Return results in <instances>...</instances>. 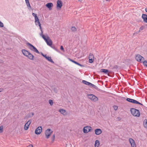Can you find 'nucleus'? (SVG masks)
Returning a JSON list of instances; mask_svg holds the SVG:
<instances>
[{
	"label": "nucleus",
	"mask_w": 147,
	"mask_h": 147,
	"mask_svg": "<svg viewBox=\"0 0 147 147\" xmlns=\"http://www.w3.org/2000/svg\"><path fill=\"white\" fill-rule=\"evenodd\" d=\"M22 54L25 56L27 57L29 59L31 60L34 59V56L30 52L25 49H22Z\"/></svg>",
	"instance_id": "f257e3e1"
},
{
	"label": "nucleus",
	"mask_w": 147,
	"mask_h": 147,
	"mask_svg": "<svg viewBox=\"0 0 147 147\" xmlns=\"http://www.w3.org/2000/svg\"><path fill=\"white\" fill-rule=\"evenodd\" d=\"M53 130L49 128H48L45 131V138L46 139H48L51 137V135L53 133Z\"/></svg>",
	"instance_id": "f03ea898"
},
{
	"label": "nucleus",
	"mask_w": 147,
	"mask_h": 147,
	"mask_svg": "<svg viewBox=\"0 0 147 147\" xmlns=\"http://www.w3.org/2000/svg\"><path fill=\"white\" fill-rule=\"evenodd\" d=\"M41 36L45 40L47 45L50 47L52 45V41L48 36H45L42 34Z\"/></svg>",
	"instance_id": "7ed1b4c3"
},
{
	"label": "nucleus",
	"mask_w": 147,
	"mask_h": 147,
	"mask_svg": "<svg viewBox=\"0 0 147 147\" xmlns=\"http://www.w3.org/2000/svg\"><path fill=\"white\" fill-rule=\"evenodd\" d=\"M130 111L131 114L134 116L139 117L140 116V113L139 111L134 108H131Z\"/></svg>",
	"instance_id": "20e7f679"
},
{
	"label": "nucleus",
	"mask_w": 147,
	"mask_h": 147,
	"mask_svg": "<svg viewBox=\"0 0 147 147\" xmlns=\"http://www.w3.org/2000/svg\"><path fill=\"white\" fill-rule=\"evenodd\" d=\"M87 96L88 98L92 101L96 102L98 100V98L93 94H88Z\"/></svg>",
	"instance_id": "39448f33"
},
{
	"label": "nucleus",
	"mask_w": 147,
	"mask_h": 147,
	"mask_svg": "<svg viewBox=\"0 0 147 147\" xmlns=\"http://www.w3.org/2000/svg\"><path fill=\"white\" fill-rule=\"evenodd\" d=\"M92 130V127L89 126L84 127L83 129V131L84 134H87Z\"/></svg>",
	"instance_id": "423d86ee"
},
{
	"label": "nucleus",
	"mask_w": 147,
	"mask_h": 147,
	"mask_svg": "<svg viewBox=\"0 0 147 147\" xmlns=\"http://www.w3.org/2000/svg\"><path fill=\"white\" fill-rule=\"evenodd\" d=\"M63 5V3L61 0H58L57 1L56 8L60 10L61 9Z\"/></svg>",
	"instance_id": "0eeeda50"
},
{
	"label": "nucleus",
	"mask_w": 147,
	"mask_h": 147,
	"mask_svg": "<svg viewBox=\"0 0 147 147\" xmlns=\"http://www.w3.org/2000/svg\"><path fill=\"white\" fill-rule=\"evenodd\" d=\"M28 46L29 47V49L37 53L38 54L39 53V51L33 45L30 43L28 44Z\"/></svg>",
	"instance_id": "6e6552de"
},
{
	"label": "nucleus",
	"mask_w": 147,
	"mask_h": 147,
	"mask_svg": "<svg viewBox=\"0 0 147 147\" xmlns=\"http://www.w3.org/2000/svg\"><path fill=\"white\" fill-rule=\"evenodd\" d=\"M128 141L131 147H136V145L135 140L132 138H129Z\"/></svg>",
	"instance_id": "1a4fd4ad"
},
{
	"label": "nucleus",
	"mask_w": 147,
	"mask_h": 147,
	"mask_svg": "<svg viewBox=\"0 0 147 147\" xmlns=\"http://www.w3.org/2000/svg\"><path fill=\"white\" fill-rule=\"evenodd\" d=\"M42 131V128L41 126H39L37 127L35 131V133L37 135H40Z\"/></svg>",
	"instance_id": "9d476101"
},
{
	"label": "nucleus",
	"mask_w": 147,
	"mask_h": 147,
	"mask_svg": "<svg viewBox=\"0 0 147 147\" xmlns=\"http://www.w3.org/2000/svg\"><path fill=\"white\" fill-rule=\"evenodd\" d=\"M31 122V120H29L25 124L24 127V129L26 131L28 129Z\"/></svg>",
	"instance_id": "9b49d317"
},
{
	"label": "nucleus",
	"mask_w": 147,
	"mask_h": 147,
	"mask_svg": "<svg viewBox=\"0 0 147 147\" xmlns=\"http://www.w3.org/2000/svg\"><path fill=\"white\" fill-rule=\"evenodd\" d=\"M135 58L137 61L140 62L143 61L144 60V58L140 55H137Z\"/></svg>",
	"instance_id": "f8f14e48"
},
{
	"label": "nucleus",
	"mask_w": 147,
	"mask_h": 147,
	"mask_svg": "<svg viewBox=\"0 0 147 147\" xmlns=\"http://www.w3.org/2000/svg\"><path fill=\"white\" fill-rule=\"evenodd\" d=\"M53 6V3L51 2L48 3L45 5V6L48 8L49 10H51Z\"/></svg>",
	"instance_id": "ddd939ff"
},
{
	"label": "nucleus",
	"mask_w": 147,
	"mask_h": 147,
	"mask_svg": "<svg viewBox=\"0 0 147 147\" xmlns=\"http://www.w3.org/2000/svg\"><path fill=\"white\" fill-rule=\"evenodd\" d=\"M59 112L63 115H66L67 114V111L64 109H60L59 110Z\"/></svg>",
	"instance_id": "4468645a"
},
{
	"label": "nucleus",
	"mask_w": 147,
	"mask_h": 147,
	"mask_svg": "<svg viewBox=\"0 0 147 147\" xmlns=\"http://www.w3.org/2000/svg\"><path fill=\"white\" fill-rule=\"evenodd\" d=\"M82 82L83 83L86 85H88L91 87L95 88L96 86L95 85L91 84V83L85 80H83Z\"/></svg>",
	"instance_id": "2eb2a0df"
},
{
	"label": "nucleus",
	"mask_w": 147,
	"mask_h": 147,
	"mask_svg": "<svg viewBox=\"0 0 147 147\" xmlns=\"http://www.w3.org/2000/svg\"><path fill=\"white\" fill-rule=\"evenodd\" d=\"M127 100L129 102L133 103H136L137 104H139L141 105H142V104L138 102L137 101L131 99H130L129 98H127Z\"/></svg>",
	"instance_id": "dca6fc26"
},
{
	"label": "nucleus",
	"mask_w": 147,
	"mask_h": 147,
	"mask_svg": "<svg viewBox=\"0 0 147 147\" xmlns=\"http://www.w3.org/2000/svg\"><path fill=\"white\" fill-rule=\"evenodd\" d=\"M142 18L143 22L145 23H147V15L145 14H142Z\"/></svg>",
	"instance_id": "f3484780"
},
{
	"label": "nucleus",
	"mask_w": 147,
	"mask_h": 147,
	"mask_svg": "<svg viewBox=\"0 0 147 147\" xmlns=\"http://www.w3.org/2000/svg\"><path fill=\"white\" fill-rule=\"evenodd\" d=\"M94 132L96 135H99L101 134L102 131L100 129H95Z\"/></svg>",
	"instance_id": "a211bd4d"
},
{
	"label": "nucleus",
	"mask_w": 147,
	"mask_h": 147,
	"mask_svg": "<svg viewBox=\"0 0 147 147\" xmlns=\"http://www.w3.org/2000/svg\"><path fill=\"white\" fill-rule=\"evenodd\" d=\"M94 57L92 54H90L89 56V62L90 63H92L94 61Z\"/></svg>",
	"instance_id": "6ab92c4d"
},
{
	"label": "nucleus",
	"mask_w": 147,
	"mask_h": 147,
	"mask_svg": "<svg viewBox=\"0 0 147 147\" xmlns=\"http://www.w3.org/2000/svg\"><path fill=\"white\" fill-rule=\"evenodd\" d=\"M71 32H75L77 31V29L75 26H72L70 28Z\"/></svg>",
	"instance_id": "aec40b11"
},
{
	"label": "nucleus",
	"mask_w": 147,
	"mask_h": 147,
	"mask_svg": "<svg viewBox=\"0 0 147 147\" xmlns=\"http://www.w3.org/2000/svg\"><path fill=\"white\" fill-rule=\"evenodd\" d=\"M69 59V60L70 61H71L74 63L81 66V67H84V66L83 65H81L79 63L76 62V61H74L73 60H72V59Z\"/></svg>",
	"instance_id": "412c9836"
},
{
	"label": "nucleus",
	"mask_w": 147,
	"mask_h": 147,
	"mask_svg": "<svg viewBox=\"0 0 147 147\" xmlns=\"http://www.w3.org/2000/svg\"><path fill=\"white\" fill-rule=\"evenodd\" d=\"M100 142L98 140H95L94 143V147H99L100 146Z\"/></svg>",
	"instance_id": "4be33fe9"
},
{
	"label": "nucleus",
	"mask_w": 147,
	"mask_h": 147,
	"mask_svg": "<svg viewBox=\"0 0 147 147\" xmlns=\"http://www.w3.org/2000/svg\"><path fill=\"white\" fill-rule=\"evenodd\" d=\"M100 72H101L104 73L106 74H109V71L106 69H102L100 70Z\"/></svg>",
	"instance_id": "5701e85b"
},
{
	"label": "nucleus",
	"mask_w": 147,
	"mask_h": 147,
	"mask_svg": "<svg viewBox=\"0 0 147 147\" xmlns=\"http://www.w3.org/2000/svg\"><path fill=\"white\" fill-rule=\"evenodd\" d=\"M4 127L3 125H0V134H2L4 131Z\"/></svg>",
	"instance_id": "b1692460"
},
{
	"label": "nucleus",
	"mask_w": 147,
	"mask_h": 147,
	"mask_svg": "<svg viewBox=\"0 0 147 147\" xmlns=\"http://www.w3.org/2000/svg\"><path fill=\"white\" fill-rule=\"evenodd\" d=\"M46 59L48 61H49L50 62L54 63V62L52 60V59H51V57H49L47 56V57H46Z\"/></svg>",
	"instance_id": "393cba45"
},
{
	"label": "nucleus",
	"mask_w": 147,
	"mask_h": 147,
	"mask_svg": "<svg viewBox=\"0 0 147 147\" xmlns=\"http://www.w3.org/2000/svg\"><path fill=\"white\" fill-rule=\"evenodd\" d=\"M143 125L144 127L147 128V120L145 119L143 121Z\"/></svg>",
	"instance_id": "a878e982"
},
{
	"label": "nucleus",
	"mask_w": 147,
	"mask_h": 147,
	"mask_svg": "<svg viewBox=\"0 0 147 147\" xmlns=\"http://www.w3.org/2000/svg\"><path fill=\"white\" fill-rule=\"evenodd\" d=\"M35 23L36 25H38L40 29L41 30V24L39 22V20L37 21H35Z\"/></svg>",
	"instance_id": "bb28decb"
},
{
	"label": "nucleus",
	"mask_w": 147,
	"mask_h": 147,
	"mask_svg": "<svg viewBox=\"0 0 147 147\" xmlns=\"http://www.w3.org/2000/svg\"><path fill=\"white\" fill-rule=\"evenodd\" d=\"M49 102L51 106H52L53 105L54 102L52 100H49Z\"/></svg>",
	"instance_id": "cd10ccee"
},
{
	"label": "nucleus",
	"mask_w": 147,
	"mask_h": 147,
	"mask_svg": "<svg viewBox=\"0 0 147 147\" xmlns=\"http://www.w3.org/2000/svg\"><path fill=\"white\" fill-rule=\"evenodd\" d=\"M25 1L27 6L28 7H29L30 8H31V6L29 3L28 0H25Z\"/></svg>",
	"instance_id": "c85d7f7f"
},
{
	"label": "nucleus",
	"mask_w": 147,
	"mask_h": 147,
	"mask_svg": "<svg viewBox=\"0 0 147 147\" xmlns=\"http://www.w3.org/2000/svg\"><path fill=\"white\" fill-rule=\"evenodd\" d=\"M143 63L144 65L147 68V60L144 61Z\"/></svg>",
	"instance_id": "c756f323"
},
{
	"label": "nucleus",
	"mask_w": 147,
	"mask_h": 147,
	"mask_svg": "<svg viewBox=\"0 0 147 147\" xmlns=\"http://www.w3.org/2000/svg\"><path fill=\"white\" fill-rule=\"evenodd\" d=\"M144 26H142L139 29V30L141 32V31L144 30Z\"/></svg>",
	"instance_id": "7c9ffc66"
},
{
	"label": "nucleus",
	"mask_w": 147,
	"mask_h": 147,
	"mask_svg": "<svg viewBox=\"0 0 147 147\" xmlns=\"http://www.w3.org/2000/svg\"><path fill=\"white\" fill-rule=\"evenodd\" d=\"M55 134H54L52 136V137L51 138V140L53 142L55 140Z\"/></svg>",
	"instance_id": "2f4dec72"
},
{
	"label": "nucleus",
	"mask_w": 147,
	"mask_h": 147,
	"mask_svg": "<svg viewBox=\"0 0 147 147\" xmlns=\"http://www.w3.org/2000/svg\"><path fill=\"white\" fill-rule=\"evenodd\" d=\"M72 145L70 143H67L66 144V147H71Z\"/></svg>",
	"instance_id": "473e14b6"
},
{
	"label": "nucleus",
	"mask_w": 147,
	"mask_h": 147,
	"mask_svg": "<svg viewBox=\"0 0 147 147\" xmlns=\"http://www.w3.org/2000/svg\"><path fill=\"white\" fill-rule=\"evenodd\" d=\"M113 108L115 110H117L118 109V107L117 106L115 105L113 107Z\"/></svg>",
	"instance_id": "72a5a7b5"
},
{
	"label": "nucleus",
	"mask_w": 147,
	"mask_h": 147,
	"mask_svg": "<svg viewBox=\"0 0 147 147\" xmlns=\"http://www.w3.org/2000/svg\"><path fill=\"white\" fill-rule=\"evenodd\" d=\"M3 24L0 21V27H3Z\"/></svg>",
	"instance_id": "f704fd0d"
},
{
	"label": "nucleus",
	"mask_w": 147,
	"mask_h": 147,
	"mask_svg": "<svg viewBox=\"0 0 147 147\" xmlns=\"http://www.w3.org/2000/svg\"><path fill=\"white\" fill-rule=\"evenodd\" d=\"M35 21H37V20H39V19H38V17H37V16H36V17H35Z\"/></svg>",
	"instance_id": "c9c22d12"
},
{
	"label": "nucleus",
	"mask_w": 147,
	"mask_h": 147,
	"mask_svg": "<svg viewBox=\"0 0 147 147\" xmlns=\"http://www.w3.org/2000/svg\"><path fill=\"white\" fill-rule=\"evenodd\" d=\"M41 54L42 55V56H43L46 59V57H47L46 55H45L43 54V53H41Z\"/></svg>",
	"instance_id": "e433bc0d"
},
{
	"label": "nucleus",
	"mask_w": 147,
	"mask_h": 147,
	"mask_svg": "<svg viewBox=\"0 0 147 147\" xmlns=\"http://www.w3.org/2000/svg\"><path fill=\"white\" fill-rule=\"evenodd\" d=\"M27 147H33V145L32 144H30Z\"/></svg>",
	"instance_id": "4c0bfd02"
},
{
	"label": "nucleus",
	"mask_w": 147,
	"mask_h": 147,
	"mask_svg": "<svg viewBox=\"0 0 147 147\" xmlns=\"http://www.w3.org/2000/svg\"><path fill=\"white\" fill-rule=\"evenodd\" d=\"M140 32L139 31V30H138V31H136L135 32V33H136V34H138Z\"/></svg>",
	"instance_id": "58836bf2"
},
{
	"label": "nucleus",
	"mask_w": 147,
	"mask_h": 147,
	"mask_svg": "<svg viewBox=\"0 0 147 147\" xmlns=\"http://www.w3.org/2000/svg\"><path fill=\"white\" fill-rule=\"evenodd\" d=\"M60 49L61 50L63 51H64V49L63 48V47L62 46H61Z\"/></svg>",
	"instance_id": "ea45409f"
},
{
	"label": "nucleus",
	"mask_w": 147,
	"mask_h": 147,
	"mask_svg": "<svg viewBox=\"0 0 147 147\" xmlns=\"http://www.w3.org/2000/svg\"><path fill=\"white\" fill-rule=\"evenodd\" d=\"M33 16H34V17H36V16H37V15H36V14H35V13H33L32 14Z\"/></svg>",
	"instance_id": "a19ab883"
},
{
	"label": "nucleus",
	"mask_w": 147,
	"mask_h": 147,
	"mask_svg": "<svg viewBox=\"0 0 147 147\" xmlns=\"http://www.w3.org/2000/svg\"><path fill=\"white\" fill-rule=\"evenodd\" d=\"M111 0H105L107 2H109L111 1Z\"/></svg>",
	"instance_id": "79ce46f5"
},
{
	"label": "nucleus",
	"mask_w": 147,
	"mask_h": 147,
	"mask_svg": "<svg viewBox=\"0 0 147 147\" xmlns=\"http://www.w3.org/2000/svg\"><path fill=\"white\" fill-rule=\"evenodd\" d=\"M145 10L147 12V7L145 9Z\"/></svg>",
	"instance_id": "37998d69"
},
{
	"label": "nucleus",
	"mask_w": 147,
	"mask_h": 147,
	"mask_svg": "<svg viewBox=\"0 0 147 147\" xmlns=\"http://www.w3.org/2000/svg\"><path fill=\"white\" fill-rule=\"evenodd\" d=\"M2 91H3V90L1 89H0V92H2Z\"/></svg>",
	"instance_id": "c03bdc74"
},
{
	"label": "nucleus",
	"mask_w": 147,
	"mask_h": 147,
	"mask_svg": "<svg viewBox=\"0 0 147 147\" xmlns=\"http://www.w3.org/2000/svg\"><path fill=\"white\" fill-rule=\"evenodd\" d=\"M78 1H80L81 2V1H82V0H78Z\"/></svg>",
	"instance_id": "a18cd8bd"
},
{
	"label": "nucleus",
	"mask_w": 147,
	"mask_h": 147,
	"mask_svg": "<svg viewBox=\"0 0 147 147\" xmlns=\"http://www.w3.org/2000/svg\"><path fill=\"white\" fill-rule=\"evenodd\" d=\"M146 29H147V24H146Z\"/></svg>",
	"instance_id": "49530a36"
}]
</instances>
